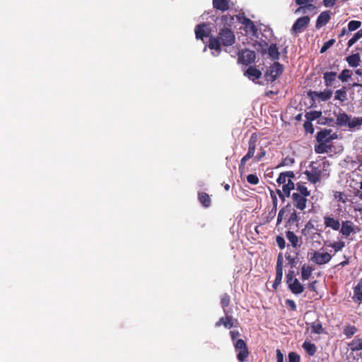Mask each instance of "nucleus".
Listing matches in <instances>:
<instances>
[{
  "label": "nucleus",
  "instance_id": "nucleus-1",
  "mask_svg": "<svg viewBox=\"0 0 362 362\" xmlns=\"http://www.w3.org/2000/svg\"><path fill=\"white\" fill-rule=\"evenodd\" d=\"M235 35L229 28H223L220 30L218 37H210L209 47L214 49L217 54L213 52L214 56H218L221 52V45L230 46L235 42Z\"/></svg>",
  "mask_w": 362,
  "mask_h": 362
},
{
  "label": "nucleus",
  "instance_id": "nucleus-2",
  "mask_svg": "<svg viewBox=\"0 0 362 362\" xmlns=\"http://www.w3.org/2000/svg\"><path fill=\"white\" fill-rule=\"evenodd\" d=\"M325 165L321 166L317 160L313 161L310 165V170H307L305 174L307 175L308 180L313 183L320 181L322 172Z\"/></svg>",
  "mask_w": 362,
  "mask_h": 362
},
{
  "label": "nucleus",
  "instance_id": "nucleus-3",
  "mask_svg": "<svg viewBox=\"0 0 362 362\" xmlns=\"http://www.w3.org/2000/svg\"><path fill=\"white\" fill-rule=\"evenodd\" d=\"M284 67L279 62H274L265 72L264 77L267 81L273 82L280 76Z\"/></svg>",
  "mask_w": 362,
  "mask_h": 362
},
{
  "label": "nucleus",
  "instance_id": "nucleus-4",
  "mask_svg": "<svg viewBox=\"0 0 362 362\" xmlns=\"http://www.w3.org/2000/svg\"><path fill=\"white\" fill-rule=\"evenodd\" d=\"M309 255H310V261L318 265L325 264L332 259V255L328 252L314 251L310 252Z\"/></svg>",
  "mask_w": 362,
  "mask_h": 362
},
{
  "label": "nucleus",
  "instance_id": "nucleus-5",
  "mask_svg": "<svg viewBox=\"0 0 362 362\" xmlns=\"http://www.w3.org/2000/svg\"><path fill=\"white\" fill-rule=\"evenodd\" d=\"M235 351L238 352L237 358L239 361L244 362L248 356V350L246 343L243 339H238L234 342Z\"/></svg>",
  "mask_w": 362,
  "mask_h": 362
},
{
  "label": "nucleus",
  "instance_id": "nucleus-6",
  "mask_svg": "<svg viewBox=\"0 0 362 362\" xmlns=\"http://www.w3.org/2000/svg\"><path fill=\"white\" fill-rule=\"evenodd\" d=\"M310 23V18L307 16L300 17L296 20L291 28L292 33H299L307 28Z\"/></svg>",
  "mask_w": 362,
  "mask_h": 362
},
{
  "label": "nucleus",
  "instance_id": "nucleus-7",
  "mask_svg": "<svg viewBox=\"0 0 362 362\" xmlns=\"http://www.w3.org/2000/svg\"><path fill=\"white\" fill-rule=\"evenodd\" d=\"M359 230L358 228L351 221H343L340 229V233L345 237H349L351 233H356Z\"/></svg>",
  "mask_w": 362,
  "mask_h": 362
},
{
  "label": "nucleus",
  "instance_id": "nucleus-8",
  "mask_svg": "<svg viewBox=\"0 0 362 362\" xmlns=\"http://www.w3.org/2000/svg\"><path fill=\"white\" fill-rule=\"evenodd\" d=\"M239 61L244 64H250L255 62L256 54L254 51L245 49L238 53Z\"/></svg>",
  "mask_w": 362,
  "mask_h": 362
},
{
  "label": "nucleus",
  "instance_id": "nucleus-9",
  "mask_svg": "<svg viewBox=\"0 0 362 362\" xmlns=\"http://www.w3.org/2000/svg\"><path fill=\"white\" fill-rule=\"evenodd\" d=\"M292 199L295 206L300 209L303 210L306 206V197L300 195L298 193H293L292 194Z\"/></svg>",
  "mask_w": 362,
  "mask_h": 362
},
{
  "label": "nucleus",
  "instance_id": "nucleus-10",
  "mask_svg": "<svg viewBox=\"0 0 362 362\" xmlns=\"http://www.w3.org/2000/svg\"><path fill=\"white\" fill-rule=\"evenodd\" d=\"M324 224L325 227L331 228L334 230H338L340 228L339 221L329 216H324Z\"/></svg>",
  "mask_w": 362,
  "mask_h": 362
},
{
  "label": "nucleus",
  "instance_id": "nucleus-11",
  "mask_svg": "<svg viewBox=\"0 0 362 362\" xmlns=\"http://www.w3.org/2000/svg\"><path fill=\"white\" fill-rule=\"evenodd\" d=\"M195 35L197 39L203 40L204 37L209 35V29L207 25L204 23L197 25L195 28Z\"/></svg>",
  "mask_w": 362,
  "mask_h": 362
},
{
  "label": "nucleus",
  "instance_id": "nucleus-12",
  "mask_svg": "<svg viewBox=\"0 0 362 362\" xmlns=\"http://www.w3.org/2000/svg\"><path fill=\"white\" fill-rule=\"evenodd\" d=\"M235 321L232 316L226 315L225 317L220 318L216 323V326L219 327L222 325L225 327L230 329L234 326Z\"/></svg>",
  "mask_w": 362,
  "mask_h": 362
},
{
  "label": "nucleus",
  "instance_id": "nucleus-13",
  "mask_svg": "<svg viewBox=\"0 0 362 362\" xmlns=\"http://www.w3.org/2000/svg\"><path fill=\"white\" fill-rule=\"evenodd\" d=\"M288 288L294 294H300L303 293L304 291L303 286L299 282V281L297 279H294L293 282L288 284Z\"/></svg>",
  "mask_w": 362,
  "mask_h": 362
},
{
  "label": "nucleus",
  "instance_id": "nucleus-14",
  "mask_svg": "<svg viewBox=\"0 0 362 362\" xmlns=\"http://www.w3.org/2000/svg\"><path fill=\"white\" fill-rule=\"evenodd\" d=\"M330 19V16L328 11L322 12L317 17L316 22V28H320L328 23Z\"/></svg>",
  "mask_w": 362,
  "mask_h": 362
},
{
  "label": "nucleus",
  "instance_id": "nucleus-15",
  "mask_svg": "<svg viewBox=\"0 0 362 362\" xmlns=\"http://www.w3.org/2000/svg\"><path fill=\"white\" fill-rule=\"evenodd\" d=\"M246 75L250 79L255 81L262 76V72L255 66H250L246 71Z\"/></svg>",
  "mask_w": 362,
  "mask_h": 362
},
{
  "label": "nucleus",
  "instance_id": "nucleus-16",
  "mask_svg": "<svg viewBox=\"0 0 362 362\" xmlns=\"http://www.w3.org/2000/svg\"><path fill=\"white\" fill-rule=\"evenodd\" d=\"M229 0H213V6L217 10L226 11L229 8Z\"/></svg>",
  "mask_w": 362,
  "mask_h": 362
},
{
  "label": "nucleus",
  "instance_id": "nucleus-17",
  "mask_svg": "<svg viewBox=\"0 0 362 362\" xmlns=\"http://www.w3.org/2000/svg\"><path fill=\"white\" fill-rule=\"evenodd\" d=\"M346 60L351 67H357L360 65L361 57L358 53L348 56Z\"/></svg>",
  "mask_w": 362,
  "mask_h": 362
},
{
  "label": "nucleus",
  "instance_id": "nucleus-18",
  "mask_svg": "<svg viewBox=\"0 0 362 362\" xmlns=\"http://www.w3.org/2000/svg\"><path fill=\"white\" fill-rule=\"evenodd\" d=\"M350 122V117L343 112L337 115L336 123L341 127H347L348 123Z\"/></svg>",
  "mask_w": 362,
  "mask_h": 362
},
{
  "label": "nucleus",
  "instance_id": "nucleus-19",
  "mask_svg": "<svg viewBox=\"0 0 362 362\" xmlns=\"http://www.w3.org/2000/svg\"><path fill=\"white\" fill-rule=\"evenodd\" d=\"M294 177V173L293 171H287L284 173H280L277 182L279 185H284V183H286L288 182V179H291Z\"/></svg>",
  "mask_w": 362,
  "mask_h": 362
},
{
  "label": "nucleus",
  "instance_id": "nucleus-20",
  "mask_svg": "<svg viewBox=\"0 0 362 362\" xmlns=\"http://www.w3.org/2000/svg\"><path fill=\"white\" fill-rule=\"evenodd\" d=\"M349 347L352 351H362V338H354L349 344Z\"/></svg>",
  "mask_w": 362,
  "mask_h": 362
},
{
  "label": "nucleus",
  "instance_id": "nucleus-21",
  "mask_svg": "<svg viewBox=\"0 0 362 362\" xmlns=\"http://www.w3.org/2000/svg\"><path fill=\"white\" fill-rule=\"evenodd\" d=\"M286 237L291 243L293 247L296 248L298 246H300L298 237L293 232L290 230L287 231Z\"/></svg>",
  "mask_w": 362,
  "mask_h": 362
},
{
  "label": "nucleus",
  "instance_id": "nucleus-22",
  "mask_svg": "<svg viewBox=\"0 0 362 362\" xmlns=\"http://www.w3.org/2000/svg\"><path fill=\"white\" fill-rule=\"evenodd\" d=\"M255 141L256 137L254 135H252L250 139L247 153L245 156H243V158H251L252 157L254 156L255 151Z\"/></svg>",
  "mask_w": 362,
  "mask_h": 362
},
{
  "label": "nucleus",
  "instance_id": "nucleus-23",
  "mask_svg": "<svg viewBox=\"0 0 362 362\" xmlns=\"http://www.w3.org/2000/svg\"><path fill=\"white\" fill-rule=\"evenodd\" d=\"M337 77V73L334 71L325 72L323 75L326 86H331Z\"/></svg>",
  "mask_w": 362,
  "mask_h": 362
},
{
  "label": "nucleus",
  "instance_id": "nucleus-24",
  "mask_svg": "<svg viewBox=\"0 0 362 362\" xmlns=\"http://www.w3.org/2000/svg\"><path fill=\"white\" fill-rule=\"evenodd\" d=\"M313 94L321 100L326 101L332 97V91L331 90H325L320 92L315 91Z\"/></svg>",
  "mask_w": 362,
  "mask_h": 362
},
{
  "label": "nucleus",
  "instance_id": "nucleus-25",
  "mask_svg": "<svg viewBox=\"0 0 362 362\" xmlns=\"http://www.w3.org/2000/svg\"><path fill=\"white\" fill-rule=\"evenodd\" d=\"M330 132H331V130H327V129L320 132L317 136V141L320 143L328 142L330 139V136H329Z\"/></svg>",
  "mask_w": 362,
  "mask_h": 362
},
{
  "label": "nucleus",
  "instance_id": "nucleus-26",
  "mask_svg": "<svg viewBox=\"0 0 362 362\" xmlns=\"http://www.w3.org/2000/svg\"><path fill=\"white\" fill-rule=\"evenodd\" d=\"M302 347L310 356H314L317 351L316 346L310 341H305Z\"/></svg>",
  "mask_w": 362,
  "mask_h": 362
},
{
  "label": "nucleus",
  "instance_id": "nucleus-27",
  "mask_svg": "<svg viewBox=\"0 0 362 362\" xmlns=\"http://www.w3.org/2000/svg\"><path fill=\"white\" fill-rule=\"evenodd\" d=\"M313 271V269L310 266H309L306 264H304L301 267L302 280L308 279L310 277Z\"/></svg>",
  "mask_w": 362,
  "mask_h": 362
},
{
  "label": "nucleus",
  "instance_id": "nucleus-28",
  "mask_svg": "<svg viewBox=\"0 0 362 362\" xmlns=\"http://www.w3.org/2000/svg\"><path fill=\"white\" fill-rule=\"evenodd\" d=\"M334 100H340L341 102H344L347 100V93L346 87H342L339 90H337L334 94Z\"/></svg>",
  "mask_w": 362,
  "mask_h": 362
},
{
  "label": "nucleus",
  "instance_id": "nucleus-29",
  "mask_svg": "<svg viewBox=\"0 0 362 362\" xmlns=\"http://www.w3.org/2000/svg\"><path fill=\"white\" fill-rule=\"evenodd\" d=\"M198 197L200 203L205 208H207L211 205V199L208 194L205 192H200L199 193Z\"/></svg>",
  "mask_w": 362,
  "mask_h": 362
},
{
  "label": "nucleus",
  "instance_id": "nucleus-30",
  "mask_svg": "<svg viewBox=\"0 0 362 362\" xmlns=\"http://www.w3.org/2000/svg\"><path fill=\"white\" fill-rule=\"evenodd\" d=\"M268 53L272 59L277 60L279 59L280 54L276 44H272L269 46L268 49Z\"/></svg>",
  "mask_w": 362,
  "mask_h": 362
},
{
  "label": "nucleus",
  "instance_id": "nucleus-31",
  "mask_svg": "<svg viewBox=\"0 0 362 362\" xmlns=\"http://www.w3.org/2000/svg\"><path fill=\"white\" fill-rule=\"evenodd\" d=\"M295 187L294 183L291 180V179H288V182L284 183V185L282 186V191L286 197L290 196V192Z\"/></svg>",
  "mask_w": 362,
  "mask_h": 362
},
{
  "label": "nucleus",
  "instance_id": "nucleus-32",
  "mask_svg": "<svg viewBox=\"0 0 362 362\" xmlns=\"http://www.w3.org/2000/svg\"><path fill=\"white\" fill-rule=\"evenodd\" d=\"M283 276V269H281L280 266L279 268H276V278L273 284V287L276 288L278 286L281 284V279Z\"/></svg>",
  "mask_w": 362,
  "mask_h": 362
},
{
  "label": "nucleus",
  "instance_id": "nucleus-33",
  "mask_svg": "<svg viewBox=\"0 0 362 362\" xmlns=\"http://www.w3.org/2000/svg\"><path fill=\"white\" fill-rule=\"evenodd\" d=\"M238 18L247 28H250L252 30H255V26L253 22L251 20H250L249 18H247L245 16H238Z\"/></svg>",
  "mask_w": 362,
  "mask_h": 362
},
{
  "label": "nucleus",
  "instance_id": "nucleus-34",
  "mask_svg": "<svg viewBox=\"0 0 362 362\" xmlns=\"http://www.w3.org/2000/svg\"><path fill=\"white\" fill-rule=\"evenodd\" d=\"M362 124V117H350V122L348 123L347 127L349 129H354L355 127H358Z\"/></svg>",
  "mask_w": 362,
  "mask_h": 362
},
{
  "label": "nucleus",
  "instance_id": "nucleus-35",
  "mask_svg": "<svg viewBox=\"0 0 362 362\" xmlns=\"http://www.w3.org/2000/svg\"><path fill=\"white\" fill-rule=\"evenodd\" d=\"M357 329L355 326L353 325H347L344 329V334L346 335L347 338H351L352 336L355 334Z\"/></svg>",
  "mask_w": 362,
  "mask_h": 362
},
{
  "label": "nucleus",
  "instance_id": "nucleus-36",
  "mask_svg": "<svg viewBox=\"0 0 362 362\" xmlns=\"http://www.w3.org/2000/svg\"><path fill=\"white\" fill-rule=\"evenodd\" d=\"M351 77V71L349 69H344L339 75L338 78L342 82L348 81Z\"/></svg>",
  "mask_w": 362,
  "mask_h": 362
},
{
  "label": "nucleus",
  "instance_id": "nucleus-37",
  "mask_svg": "<svg viewBox=\"0 0 362 362\" xmlns=\"http://www.w3.org/2000/svg\"><path fill=\"white\" fill-rule=\"evenodd\" d=\"M362 37V28L357 31L354 36L349 40L348 47H350L354 45L359 39Z\"/></svg>",
  "mask_w": 362,
  "mask_h": 362
},
{
  "label": "nucleus",
  "instance_id": "nucleus-38",
  "mask_svg": "<svg viewBox=\"0 0 362 362\" xmlns=\"http://www.w3.org/2000/svg\"><path fill=\"white\" fill-rule=\"evenodd\" d=\"M312 332L315 334H321L323 332V327L320 322H314L310 326Z\"/></svg>",
  "mask_w": 362,
  "mask_h": 362
},
{
  "label": "nucleus",
  "instance_id": "nucleus-39",
  "mask_svg": "<svg viewBox=\"0 0 362 362\" xmlns=\"http://www.w3.org/2000/svg\"><path fill=\"white\" fill-rule=\"evenodd\" d=\"M297 193H298L301 196H304L305 197H307L310 196V191L308 190L307 187L303 185H297L296 187Z\"/></svg>",
  "mask_w": 362,
  "mask_h": 362
},
{
  "label": "nucleus",
  "instance_id": "nucleus-40",
  "mask_svg": "<svg viewBox=\"0 0 362 362\" xmlns=\"http://www.w3.org/2000/svg\"><path fill=\"white\" fill-rule=\"evenodd\" d=\"M361 25V22L359 21H351L348 24V31L351 32L357 30Z\"/></svg>",
  "mask_w": 362,
  "mask_h": 362
},
{
  "label": "nucleus",
  "instance_id": "nucleus-41",
  "mask_svg": "<svg viewBox=\"0 0 362 362\" xmlns=\"http://www.w3.org/2000/svg\"><path fill=\"white\" fill-rule=\"evenodd\" d=\"M354 298H355L356 300L359 301L360 303H362V291H361V287L359 286H357L354 288Z\"/></svg>",
  "mask_w": 362,
  "mask_h": 362
},
{
  "label": "nucleus",
  "instance_id": "nucleus-42",
  "mask_svg": "<svg viewBox=\"0 0 362 362\" xmlns=\"http://www.w3.org/2000/svg\"><path fill=\"white\" fill-rule=\"evenodd\" d=\"M335 42L334 39H330L327 42H326L320 49V52H325L329 47H331Z\"/></svg>",
  "mask_w": 362,
  "mask_h": 362
},
{
  "label": "nucleus",
  "instance_id": "nucleus-43",
  "mask_svg": "<svg viewBox=\"0 0 362 362\" xmlns=\"http://www.w3.org/2000/svg\"><path fill=\"white\" fill-rule=\"evenodd\" d=\"M320 115H321L320 112L313 111V112H308L306 114L305 117L308 120H314V119L318 118L320 116Z\"/></svg>",
  "mask_w": 362,
  "mask_h": 362
},
{
  "label": "nucleus",
  "instance_id": "nucleus-44",
  "mask_svg": "<svg viewBox=\"0 0 362 362\" xmlns=\"http://www.w3.org/2000/svg\"><path fill=\"white\" fill-rule=\"evenodd\" d=\"M247 181L252 185H257L259 183V178L257 175L250 174L247 176Z\"/></svg>",
  "mask_w": 362,
  "mask_h": 362
},
{
  "label": "nucleus",
  "instance_id": "nucleus-45",
  "mask_svg": "<svg viewBox=\"0 0 362 362\" xmlns=\"http://www.w3.org/2000/svg\"><path fill=\"white\" fill-rule=\"evenodd\" d=\"M344 242H334L330 245V247H332L336 252H338L341 250L344 247Z\"/></svg>",
  "mask_w": 362,
  "mask_h": 362
},
{
  "label": "nucleus",
  "instance_id": "nucleus-46",
  "mask_svg": "<svg viewBox=\"0 0 362 362\" xmlns=\"http://www.w3.org/2000/svg\"><path fill=\"white\" fill-rule=\"evenodd\" d=\"M288 362H300V356L295 352L288 354Z\"/></svg>",
  "mask_w": 362,
  "mask_h": 362
},
{
  "label": "nucleus",
  "instance_id": "nucleus-47",
  "mask_svg": "<svg viewBox=\"0 0 362 362\" xmlns=\"http://www.w3.org/2000/svg\"><path fill=\"white\" fill-rule=\"evenodd\" d=\"M305 8H309V9H313L315 8V6L313 4H308L307 6H300L299 8H298L295 13H305Z\"/></svg>",
  "mask_w": 362,
  "mask_h": 362
},
{
  "label": "nucleus",
  "instance_id": "nucleus-48",
  "mask_svg": "<svg viewBox=\"0 0 362 362\" xmlns=\"http://www.w3.org/2000/svg\"><path fill=\"white\" fill-rule=\"evenodd\" d=\"M221 305L223 308L227 307L230 303V298H229L228 295L224 294L221 298Z\"/></svg>",
  "mask_w": 362,
  "mask_h": 362
},
{
  "label": "nucleus",
  "instance_id": "nucleus-49",
  "mask_svg": "<svg viewBox=\"0 0 362 362\" xmlns=\"http://www.w3.org/2000/svg\"><path fill=\"white\" fill-rule=\"evenodd\" d=\"M276 244L278 245V246L281 249H284L285 247L286 243H285V240L283 237L279 236V235L276 236Z\"/></svg>",
  "mask_w": 362,
  "mask_h": 362
},
{
  "label": "nucleus",
  "instance_id": "nucleus-50",
  "mask_svg": "<svg viewBox=\"0 0 362 362\" xmlns=\"http://www.w3.org/2000/svg\"><path fill=\"white\" fill-rule=\"evenodd\" d=\"M286 258L288 260V264L291 265V267H296V261L295 257H293L290 255H286Z\"/></svg>",
  "mask_w": 362,
  "mask_h": 362
},
{
  "label": "nucleus",
  "instance_id": "nucleus-51",
  "mask_svg": "<svg viewBox=\"0 0 362 362\" xmlns=\"http://www.w3.org/2000/svg\"><path fill=\"white\" fill-rule=\"evenodd\" d=\"M286 304L292 310H296V303L294 302V300H290V299H287L286 300Z\"/></svg>",
  "mask_w": 362,
  "mask_h": 362
},
{
  "label": "nucleus",
  "instance_id": "nucleus-52",
  "mask_svg": "<svg viewBox=\"0 0 362 362\" xmlns=\"http://www.w3.org/2000/svg\"><path fill=\"white\" fill-rule=\"evenodd\" d=\"M314 0H296V3L300 6H307L308 4H312L311 3Z\"/></svg>",
  "mask_w": 362,
  "mask_h": 362
},
{
  "label": "nucleus",
  "instance_id": "nucleus-53",
  "mask_svg": "<svg viewBox=\"0 0 362 362\" xmlns=\"http://www.w3.org/2000/svg\"><path fill=\"white\" fill-rule=\"evenodd\" d=\"M294 272L293 271H291L288 272V274L286 275V282L288 284H290V283L293 282L294 280L293 279Z\"/></svg>",
  "mask_w": 362,
  "mask_h": 362
},
{
  "label": "nucleus",
  "instance_id": "nucleus-54",
  "mask_svg": "<svg viewBox=\"0 0 362 362\" xmlns=\"http://www.w3.org/2000/svg\"><path fill=\"white\" fill-rule=\"evenodd\" d=\"M304 127H305L306 132H310V133L313 132V125L310 122H305Z\"/></svg>",
  "mask_w": 362,
  "mask_h": 362
},
{
  "label": "nucleus",
  "instance_id": "nucleus-55",
  "mask_svg": "<svg viewBox=\"0 0 362 362\" xmlns=\"http://www.w3.org/2000/svg\"><path fill=\"white\" fill-rule=\"evenodd\" d=\"M336 3V0H323V4L326 7H332Z\"/></svg>",
  "mask_w": 362,
  "mask_h": 362
},
{
  "label": "nucleus",
  "instance_id": "nucleus-56",
  "mask_svg": "<svg viewBox=\"0 0 362 362\" xmlns=\"http://www.w3.org/2000/svg\"><path fill=\"white\" fill-rule=\"evenodd\" d=\"M297 218H298V216H297L296 213L295 211H293V213H291V214L289 217L288 222L290 223H293L297 221Z\"/></svg>",
  "mask_w": 362,
  "mask_h": 362
},
{
  "label": "nucleus",
  "instance_id": "nucleus-57",
  "mask_svg": "<svg viewBox=\"0 0 362 362\" xmlns=\"http://www.w3.org/2000/svg\"><path fill=\"white\" fill-rule=\"evenodd\" d=\"M279 266H280L281 269H283V257L281 254H279L278 256L276 268H279Z\"/></svg>",
  "mask_w": 362,
  "mask_h": 362
},
{
  "label": "nucleus",
  "instance_id": "nucleus-58",
  "mask_svg": "<svg viewBox=\"0 0 362 362\" xmlns=\"http://www.w3.org/2000/svg\"><path fill=\"white\" fill-rule=\"evenodd\" d=\"M277 362H284V355L279 350L276 351Z\"/></svg>",
  "mask_w": 362,
  "mask_h": 362
},
{
  "label": "nucleus",
  "instance_id": "nucleus-59",
  "mask_svg": "<svg viewBox=\"0 0 362 362\" xmlns=\"http://www.w3.org/2000/svg\"><path fill=\"white\" fill-rule=\"evenodd\" d=\"M240 336V333L238 331H231L230 337L232 340L234 341L238 337Z\"/></svg>",
  "mask_w": 362,
  "mask_h": 362
},
{
  "label": "nucleus",
  "instance_id": "nucleus-60",
  "mask_svg": "<svg viewBox=\"0 0 362 362\" xmlns=\"http://www.w3.org/2000/svg\"><path fill=\"white\" fill-rule=\"evenodd\" d=\"M284 213V211L283 209L279 211V212L278 214V216H277V223H278L281 221Z\"/></svg>",
  "mask_w": 362,
  "mask_h": 362
},
{
  "label": "nucleus",
  "instance_id": "nucleus-61",
  "mask_svg": "<svg viewBox=\"0 0 362 362\" xmlns=\"http://www.w3.org/2000/svg\"><path fill=\"white\" fill-rule=\"evenodd\" d=\"M323 148H324V147L321 145H318V146H315V151L317 153H322L324 151Z\"/></svg>",
  "mask_w": 362,
  "mask_h": 362
},
{
  "label": "nucleus",
  "instance_id": "nucleus-62",
  "mask_svg": "<svg viewBox=\"0 0 362 362\" xmlns=\"http://www.w3.org/2000/svg\"><path fill=\"white\" fill-rule=\"evenodd\" d=\"M246 160H241V163H240V165L239 166V168H240V170L241 171L243 170V168H244V166L245 165Z\"/></svg>",
  "mask_w": 362,
  "mask_h": 362
},
{
  "label": "nucleus",
  "instance_id": "nucleus-63",
  "mask_svg": "<svg viewBox=\"0 0 362 362\" xmlns=\"http://www.w3.org/2000/svg\"><path fill=\"white\" fill-rule=\"evenodd\" d=\"M346 33H347V30L346 28H343L339 36L342 37V36L345 35Z\"/></svg>",
  "mask_w": 362,
  "mask_h": 362
},
{
  "label": "nucleus",
  "instance_id": "nucleus-64",
  "mask_svg": "<svg viewBox=\"0 0 362 362\" xmlns=\"http://www.w3.org/2000/svg\"><path fill=\"white\" fill-rule=\"evenodd\" d=\"M352 86L353 87H361L362 88V84L361 83H354L352 84Z\"/></svg>",
  "mask_w": 362,
  "mask_h": 362
}]
</instances>
